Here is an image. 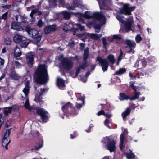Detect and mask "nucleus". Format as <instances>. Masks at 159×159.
I'll use <instances>...</instances> for the list:
<instances>
[{"label": "nucleus", "mask_w": 159, "mask_h": 159, "mask_svg": "<svg viewBox=\"0 0 159 159\" xmlns=\"http://www.w3.org/2000/svg\"><path fill=\"white\" fill-rule=\"evenodd\" d=\"M111 139L108 137H105L103 139V140L102 141V143L104 144H108V143L111 141Z\"/></svg>", "instance_id": "41"}, {"label": "nucleus", "mask_w": 159, "mask_h": 159, "mask_svg": "<svg viewBox=\"0 0 159 159\" xmlns=\"http://www.w3.org/2000/svg\"><path fill=\"white\" fill-rule=\"evenodd\" d=\"M22 55V53L19 48H15L14 51V55L16 57H19Z\"/></svg>", "instance_id": "25"}, {"label": "nucleus", "mask_w": 159, "mask_h": 159, "mask_svg": "<svg viewBox=\"0 0 159 159\" xmlns=\"http://www.w3.org/2000/svg\"><path fill=\"white\" fill-rule=\"evenodd\" d=\"M10 76L11 77L15 78V77H16V74L15 73V72H12L10 74Z\"/></svg>", "instance_id": "62"}, {"label": "nucleus", "mask_w": 159, "mask_h": 159, "mask_svg": "<svg viewBox=\"0 0 159 159\" xmlns=\"http://www.w3.org/2000/svg\"><path fill=\"white\" fill-rule=\"evenodd\" d=\"M89 37L94 40H98L99 39L100 37L98 34L94 33L89 34H88Z\"/></svg>", "instance_id": "27"}, {"label": "nucleus", "mask_w": 159, "mask_h": 159, "mask_svg": "<svg viewBox=\"0 0 159 159\" xmlns=\"http://www.w3.org/2000/svg\"><path fill=\"white\" fill-rule=\"evenodd\" d=\"M119 99L121 101L124 100H128V99L130 100V97L123 93H120Z\"/></svg>", "instance_id": "16"}, {"label": "nucleus", "mask_w": 159, "mask_h": 159, "mask_svg": "<svg viewBox=\"0 0 159 159\" xmlns=\"http://www.w3.org/2000/svg\"><path fill=\"white\" fill-rule=\"evenodd\" d=\"M30 34L31 35L34 40L37 43H39L40 41L41 36L39 35L38 31L36 30L32 29Z\"/></svg>", "instance_id": "7"}, {"label": "nucleus", "mask_w": 159, "mask_h": 159, "mask_svg": "<svg viewBox=\"0 0 159 159\" xmlns=\"http://www.w3.org/2000/svg\"><path fill=\"white\" fill-rule=\"evenodd\" d=\"M142 38L139 34L137 35L135 37V40L137 43H139L142 41Z\"/></svg>", "instance_id": "43"}, {"label": "nucleus", "mask_w": 159, "mask_h": 159, "mask_svg": "<svg viewBox=\"0 0 159 159\" xmlns=\"http://www.w3.org/2000/svg\"><path fill=\"white\" fill-rule=\"evenodd\" d=\"M31 11L32 13H33V14H35L39 12V9L37 8L35 9H33Z\"/></svg>", "instance_id": "63"}, {"label": "nucleus", "mask_w": 159, "mask_h": 159, "mask_svg": "<svg viewBox=\"0 0 159 159\" xmlns=\"http://www.w3.org/2000/svg\"><path fill=\"white\" fill-rule=\"evenodd\" d=\"M76 26L81 31L84 30L85 29V27L82 26L80 24H76Z\"/></svg>", "instance_id": "47"}, {"label": "nucleus", "mask_w": 159, "mask_h": 159, "mask_svg": "<svg viewBox=\"0 0 159 159\" xmlns=\"http://www.w3.org/2000/svg\"><path fill=\"white\" fill-rule=\"evenodd\" d=\"M66 7L69 10H74L75 9V7L73 4L71 5H70L69 3H67L66 4Z\"/></svg>", "instance_id": "35"}, {"label": "nucleus", "mask_w": 159, "mask_h": 159, "mask_svg": "<svg viewBox=\"0 0 159 159\" xmlns=\"http://www.w3.org/2000/svg\"><path fill=\"white\" fill-rule=\"evenodd\" d=\"M92 17L101 22L102 24H104L105 23L106 17L102 13L95 12L93 13Z\"/></svg>", "instance_id": "8"}, {"label": "nucleus", "mask_w": 159, "mask_h": 159, "mask_svg": "<svg viewBox=\"0 0 159 159\" xmlns=\"http://www.w3.org/2000/svg\"><path fill=\"white\" fill-rule=\"evenodd\" d=\"M88 66L86 65V64L84 62H82V65L80 66H77L76 68V71L75 72V77L78 76V74L80 72L81 69L85 70L86 67Z\"/></svg>", "instance_id": "13"}, {"label": "nucleus", "mask_w": 159, "mask_h": 159, "mask_svg": "<svg viewBox=\"0 0 159 159\" xmlns=\"http://www.w3.org/2000/svg\"><path fill=\"white\" fill-rule=\"evenodd\" d=\"M124 44H126L129 48H134L136 45L135 43L133 41L129 39H126L125 41Z\"/></svg>", "instance_id": "17"}, {"label": "nucleus", "mask_w": 159, "mask_h": 159, "mask_svg": "<svg viewBox=\"0 0 159 159\" xmlns=\"http://www.w3.org/2000/svg\"><path fill=\"white\" fill-rule=\"evenodd\" d=\"M11 6V4L9 5L7 4V5H4V6H2L1 7L2 8H6L7 9H9L10 8Z\"/></svg>", "instance_id": "58"}, {"label": "nucleus", "mask_w": 159, "mask_h": 159, "mask_svg": "<svg viewBox=\"0 0 159 159\" xmlns=\"http://www.w3.org/2000/svg\"><path fill=\"white\" fill-rule=\"evenodd\" d=\"M32 29H31L30 26L27 25L25 27V30L29 34H30V33Z\"/></svg>", "instance_id": "45"}, {"label": "nucleus", "mask_w": 159, "mask_h": 159, "mask_svg": "<svg viewBox=\"0 0 159 159\" xmlns=\"http://www.w3.org/2000/svg\"><path fill=\"white\" fill-rule=\"evenodd\" d=\"M25 87L30 88V82L29 81H26L25 83Z\"/></svg>", "instance_id": "61"}, {"label": "nucleus", "mask_w": 159, "mask_h": 159, "mask_svg": "<svg viewBox=\"0 0 159 159\" xmlns=\"http://www.w3.org/2000/svg\"><path fill=\"white\" fill-rule=\"evenodd\" d=\"M34 55L31 52L27 53L26 55V59L28 66L30 68L33 66Z\"/></svg>", "instance_id": "6"}, {"label": "nucleus", "mask_w": 159, "mask_h": 159, "mask_svg": "<svg viewBox=\"0 0 159 159\" xmlns=\"http://www.w3.org/2000/svg\"><path fill=\"white\" fill-rule=\"evenodd\" d=\"M102 42L103 44L104 48L106 49H107L106 45L107 44V43L105 38H103Z\"/></svg>", "instance_id": "59"}, {"label": "nucleus", "mask_w": 159, "mask_h": 159, "mask_svg": "<svg viewBox=\"0 0 159 159\" xmlns=\"http://www.w3.org/2000/svg\"><path fill=\"white\" fill-rule=\"evenodd\" d=\"M4 118L2 116V115L0 113V123H2V124L4 122Z\"/></svg>", "instance_id": "55"}, {"label": "nucleus", "mask_w": 159, "mask_h": 159, "mask_svg": "<svg viewBox=\"0 0 159 159\" xmlns=\"http://www.w3.org/2000/svg\"><path fill=\"white\" fill-rule=\"evenodd\" d=\"M14 106H11L8 107H5L3 108V112L5 116H7L8 114L11 112Z\"/></svg>", "instance_id": "20"}, {"label": "nucleus", "mask_w": 159, "mask_h": 159, "mask_svg": "<svg viewBox=\"0 0 159 159\" xmlns=\"http://www.w3.org/2000/svg\"><path fill=\"white\" fill-rule=\"evenodd\" d=\"M24 36L19 35L16 34L13 37V40L16 43L20 44Z\"/></svg>", "instance_id": "18"}, {"label": "nucleus", "mask_w": 159, "mask_h": 159, "mask_svg": "<svg viewBox=\"0 0 159 159\" xmlns=\"http://www.w3.org/2000/svg\"><path fill=\"white\" fill-rule=\"evenodd\" d=\"M82 106V104L81 103H76V107L77 108H80Z\"/></svg>", "instance_id": "64"}, {"label": "nucleus", "mask_w": 159, "mask_h": 159, "mask_svg": "<svg viewBox=\"0 0 159 159\" xmlns=\"http://www.w3.org/2000/svg\"><path fill=\"white\" fill-rule=\"evenodd\" d=\"M134 92V95L132 97H130L131 101L135 100L139 98V96L136 92Z\"/></svg>", "instance_id": "44"}, {"label": "nucleus", "mask_w": 159, "mask_h": 159, "mask_svg": "<svg viewBox=\"0 0 159 159\" xmlns=\"http://www.w3.org/2000/svg\"><path fill=\"white\" fill-rule=\"evenodd\" d=\"M116 17L117 20L121 23H123L125 22L124 20L123 19V18L124 17L123 16L121 17L120 15H117Z\"/></svg>", "instance_id": "42"}, {"label": "nucleus", "mask_w": 159, "mask_h": 159, "mask_svg": "<svg viewBox=\"0 0 159 159\" xmlns=\"http://www.w3.org/2000/svg\"><path fill=\"white\" fill-rule=\"evenodd\" d=\"M84 16L85 18L87 19H90L92 18V17L90 16L89 11H87L85 12V13L84 15Z\"/></svg>", "instance_id": "39"}, {"label": "nucleus", "mask_w": 159, "mask_h": 159, "mask_svg": "<svg viewBox=\"0 0 159 159\" xmlns=\"http://www.w3.org/2000/svg\"><path fill=\"white\" fill-rule=\"evenodd\" d=\"M34 81L41 85L46 84L49 80L48 70L44 64H39L33 75Z\"/></svg>", "instance_id": "1"}, {"label": "nucleus", "mask_w": 159, "mask_h": 159, "mask_svg": "<svg viewBox=\"0 0 159 159\" xmlns=\"http://www.w3.org/2000/svg\"><path fill=\"white\" fill-rule=\"evenodd\" d=\"M11 41L8 37H7L5 39V44L7 45H10L11 43Z\"/></svg>", "instance_id": "37"}, {"label": "nucleus", "mask_w": 159, "mask_h": 159, "mask_svg": "<svg viewBox=\"0 0 159 159\" xmlns=\"http://www.w3.org/2000/svg\"><path fill=\"white\" fill-rule=\"evenodd\" d=\"M42 144H41L40 143H36L33 146L34 148H31V149L32 151H33V150H38L42 147Z\"/></svg>", "instance_id": "26"}, {"label": "nucleus", "mask_w": 159, "mask_h": 159, "mask_svg": "<svg viewBox=\"0 0 159 159\" xmlns=\"http://www.w3.org/2000/svg\"><path fill=\"white\" fill-rule=\"evenodd\" d=\"M120 142H121V143H124L125 139L123 134H122L120 135Z\"/></svg>", "instance_id": "57"}, {"label": "nucleus", "mask_w": 159, "mask_h": 159, "mask_svg": "<svg viewBox=\"0 0 159 159\" xmlns=\"http://www.w3.org/2000/svg\"><path fill=\"white\" fill-rule=\"evenodd\" d=\"M126 71V69L125 68H120L119 69L116 71L113 74L114 75H120L125 73Z\"/></svg>", "instance_id": "22"}, {"label": "nucleus", "mask_w": 159, "mask_h": 159, "mask_svg": "<svg viewBox=\"0 0 159 159\" xmlns=\"http://www.w3.org/2000/svg\"><path fill=\"white\" fill-rule=\"evenodd\" d=\"M89 56V54L86 53H84L83 54V61L82 62H84L86 64V65L88 66V61L87 59H88Z\"/></svg>", "instance_id": "33"}, {"label": "nucleus", "mask_w": 159, "mask_h": 159, "mask_svg": "<svg viewBox=\"0 0 159 159\" xmlns=\"http://www.w3.org/2000/svg\"><path fill=\"white\" fill-rule=\"evenodd\" d=\"M56 30V25L53 24L46 27L44 29V32L45 34H48L51 32H54Z\"/></svg>", "instance_id": "12"}, {"label": "nucleus", "mask_w": 159, "mask_h": 159, "mask_svg": "<svg viewBox=\"0 0 159 159\" xmlns=\"http://www.w3.org/2000/svg\"><path fill=\"white\" fill-rule=\"evenodd\" d=\"M43 23L41 19H39L37 25L39 27H41L43 25Z\"/></svg>", "instance_id": "50"}, {"label": "nucleus", "mask_w": 159, "mask_h": 159, "mask_svg": "<svg viewBox=\"0 0 159 159\" xmlns=\"http://www.w3.org/2000/svg\"><path fill=\"white\" fill-rule=\"evenodd\" d=\"M119 13L120 14L129 15L128 11V4H124L122 7L120 8Z\"/></svg>", "instance_id": "11"}, {"label": "nucleus", "mask_w": 159, "mask_h": 159, "mask_svg": "<svg viewBox=\"0 0 159 159\" xmlns=\"http://www.w3.org/2000/svg\"><path fill=\"white\" fill-rule=\"evenodd\" d=\"M125 26V29L128 31L131 30L132 26L131 23L129 21H126L123 23Z\"/></svg>", "instance_id": "23"}, {"label": "nucleus", "mask_w": 159, "mask_h": 159, "mask_svg": "<svg viewBox=\"0 0 159 159\" xmlns=\"http://www.w3.org/2000/svg\"><path fill=\"white\" fill-rule=\"evenodd\" d=\"M126 156L128 159H132L135 157L134 154L132 153H129L127 154Z\"/></svg>", "instance_id": "34"}, {"label": "nucleus", "mask_w": 159, "mask_h": 159, "mask_svg": "<svg viewBox=\"0 0 159 159\" xmlns=\"http://www.w3.org/2000/svg\"><path fill=\"white\" fill-rule=\"evenodd\" d=\"M11 129V128L6 130L4 137L2 140V146L3 147L5 146V148L6 150H7L8 149V145L10 143L11 141L10 139H9L8 141V138L10 135Z\"/></svg>", "instance_id": "5"}, {"label": "nucleus", "mask_w": 159, "mask_h": 159, "mask_svg": "<svg viewBox=\"0 0 159 159\" xmlns=\"http://www.w3.org/2000/svg\"><path fill=\"white\" fill-rule=\"evenodd\" d=\"M85 46V43H80V49L83 50L84 49Z\"/></svg>", "instance_id": "56"}, {"label": "nucleus", "mask_w": 159, "mask_h": 159, "mask_svg": "<svg viewBox=\"0 0 159 159\" xmlns=\"http://www.w3.org/2000/svg\"><path fill=\"white\" fill-rule=\"evenodd\" d=\"M11 27L13 29H14L17 30H19L20 28H19V25L18 23L15 21H13L11 23Z\"/></svg>", "instance_id": "31"}, {"label": "nucleus", "mask_w": 159, "mask_h": 159, "mask_svg": "<svg viewBox=\"0 0 159 159\" xmlns=\"http://www.w3.org/2000/svg\"><path fill=\"white\" fill-rule=\"evenodd\" d=\"M5 60L0 57V68L2 67L4 65Z\"/></svg>", "instance_id": "53"}, {"label": "nucleus", "mask_w": 159, "mask_h": 159, "mask_svg": "<svg viewBox=\"0 0 159 159\" xmlns=\"http://www.w3.org/2000/svg\"><path fill=\"white\" fill-rule=\"evenodd\" d=\"M58 2L59 5L62 7H64L65 5V0H58Z\"/></svg>", "instance_id": "48"}, {"label": "nucleus", "mask_w": 159, "mask_h": 159, "mask_svg": "<svg viewBox=\"0 0 159 159\" xmlns=\"http://www.w3.org/2000/svg\"><path fill=\"white\" fill-rule=\"evenodd\" d=\"M130 108L129 107H127L126 108V110L122 112V116L124 120L126 118L127 116L130 114Z\"/></svg>", "instance_id": "21"}, {"label": "nucleus", "mask_w": 159, "mask_h": 159, "mask_svg": "<svg viewBox=\"0 0 159 159\" xmlns=\"http://www.w3.org/2000/svg\"><path fill=\"white\" fill-rule=\"evenodd\" d=\"M43 98L42 97L39 96L37 95V93L35 95V101L37 103H40L42 102H43L42 100Z\"/></svg>", "instance_id": "28"}, {"label": "nucleus", "mask_w": 159, "mask_h": 159, "mask_svg": "<svg viewBox=\"0 0 159 159\" xmlns=\"http://www.w3.org/2000/svg\"><path fill=\"white\" fill-rule=\"evenodd\" d=\"M116 142L113 139H111L107 145V148L111 152L115 151L116 149Z\"/></svg>", "instance_id": "10"}, {"label": "nucleus", "mask_w": 159, "mask_h": 159, "mask_svg": "<svg viewBox=\"0 0 159 159\" xmlns=\"http://www.w3.org/2000/svg\"><path fill=\"white\" fill-rule=\"evenodd\" d=\"M85 35V33L82 34H76L78 38H81Z\"/></svg>", "instance_id": "60"}, {"label": "nucleus", "mask_w": 159, "mask_h": 159, "mask_svg": "<svg viewBox=\"0 0 159 159\" xmlns=\"http://www.w3.org/2000/svg\"><path fill=\"white\" fill-rule=\"evenodd\" d=\"M96 60L98 61L99 65L101 66L103 71L104 72L106 71L108 67V62L106 58L103 59L98 56Z\"/></svg>", "instance_id": "4"}, {"label": "nucleus", "mask_w": 159, "mask_h": 159, "mask_svg": "<svg viewBox=\"0 0 159 159\" xmlns=\"http://www.w3.org/2000/svg\"><path fill=\"white\" fill-rule=\"evenodd\" d=\"M128 4V11L129 12V15L131 14V12L133 11L135 8V7H129Z\"/></svg>", "instance_id": "51"}, {"label": "nucleus", "mask_w": 159, "mask_h": 159, "mask_svg": "<svg viewBox=\"0 0 159 159\" xmlns=\"http://www.w3.org/2000/svg\"><path fill=\"white\" fill-rule=\"evenodd\" d=\"M24 107L26 109H28L30 111L31 110L32 107H30L28 99L27 100L25 101L24 104Z\"/></svg>", "instance_id": "32"}, {"label": "nucleus", "mask_w": 159, "mask_h": 159, "mask_svg": "<svg viewBox=\"0 0 159 159\" xmlns=\"http://www.w3.org/2000/svg\"><path fill=\"white\" fill-rule=\"evenodd\" d=\"M121 39L122 38L119 35H113L112 39V41H113L114 40H116V43H118Z\"/></svg>", "instance_id": "24"}, {"label": "nucleus", "mask_w": 159, "mask_h": 159, "mask_svg": "<svg viewBox=\"0 0 159 159\" xmlns=\"http://www.w3.org/2000/svg\"><path fill=\"white\" fill-rule=\"evenodd\" d=\"M73 107L72 104L70 102L67 103L65 105L62 107V110L64 113V114H68L71 111V110Z\"/></svg>", "instance_id": "9"}, {"label": "nucleus", "mask_w": 159, "mask_h": 159, "mask_svg": "<svg viewBox=\"0 0 159 159\" xmlns=\"http://www.w3.org/2000/svg\"><path fill=\"white\" fill-rule=\"evenodd\" d=\"M73 4L76 7H79L81 6V5L78 2V0H74L73 2Z\"/></svg>", "instance_id": "46"}, {"label": "nucleus", "mask_w": 159, "mask_h": 159, "mask_svg": "<svg viewBox=\"0 0 159 159\" xmlns=\"http://www.w3.org/2000/svg\"><path fill=\"white\" fill-rule=\"evenodd\" d=\"M36 113L40 116L43 122L46 123L48 121V113L44 109L42 108L36 109Z\"/></svg>", "instance_id": "2"}, {"label": "nucleus", "mask_w": 159, "mask_h": 159, "mask_svg": "<svg viewBox=\"0 0 159 159\" xmlns=\"http://www.w3.org/2000/svg\"><path fill=\"white\" fill-rule=\"evenodd\" d=\"M56 84L57 86L59 88H63L65 86L64 80L60 78H58L57 79Z\"/></svg>", "instance_id": "19"}, {"label": "nucleus", "mask_w": 159, "mask_h": 159, "mask_svg": "<svg viewBox=\"0 0 159 159\" xmlns=\"http://www.w3.org/2000/svg\"><path fill=\"white\" fill-rule=\"evenodd\" d=\"M129 83L130 84V87L134 90V92H136L137 93L139 96L140 95L141 93L140 92H137V90H140V87L139 86H134V82L131 81Z\"/></svg>", "instance_id": "15"}, {"label": "nucleus", "mask_w": 159, "mask_h": 159, "mask_svg": "<svg viewBox=\"0 0 159 159\" xmlns=\"http://www.w3.org/2000/svg\"><path fill=\"white\" fill-rule=\"evenodd\" d=\"M78 112L79 111L75 108L73 107L71 111L68 114L74 116L77 115L78 114Z\"/></svg>", "instance_id": "30"}, {"label": "nucleus", "mask_w": 159, "mask_h": 159, "mask_svg": "<svg viewBox=\"0 0 159 159\" xmlns=\"http://www.w3.org/2000/svg\"><path fill=\"white\" fill-rule=\"evenodd\" d=\"M30 90V88L25 87L23 90L22 91L24 93L26 96H27L28 95Z\"/></svg>", "instance_id": "38"}, {"label": "nucleus", "mask_w": 159, "mask_h": 159, "mask_svg": "<svg viewBox=\"0 0 159 159\" xmlns=\"http://www.w3.org/2000/svg\"><path fill=\"white\" fill-rule=\"evenodd\" d=\"M107 59L111 63L113 64L115 62L114 55L112 54H110L107 57Z\"/></svg>", "instance_id": "29"}, {"label": "nucleus", "mask_w": 159, "mask_h": 159, "mask_svg": "<svg viewBox=\"0 0 159 159\" xmlns=\"http://www.w3.org/2000/svg\"><path fill=\"white\" fill-rule=\"evenodd\" d=\"M64 18L67 20H68L70 17V14L67 11H65L63 13Z\"/></svg>", "instance_id": "36"}, {"label": "nucleus", "mask_w": 159, "mask_h": 159, "mask_svg": "<svg viewBox=\"0 0 159 159\" xmlns=\"http://www.w3.org/2000/svg\"><path fill=\"white\" fill-rule=\"evenodd\" d=\"M123 55V52L122 51V50L121 49L120 54L118 56V61H120L121 60V59H122L121 57Z\"/></svg>", "instance_id": "54"}, {"label": "nucleus", "mask_w": 159, "mask_h": 159, "mask_svg": "<svg viewBox=\"0 0 159 159\" xmlns=\"http://www.w3.org/2000/svg\"><path fill=\"white\" fill-rule=\"evenodd\" d=\"M61 63L63 68L66 70H69L73 67V63L72 61L67 57L63 58Z\"/></svg>", "instance_id": "3"}, {"label": "nucleus", "mask_w": 159, "mask_h": 159, "mask_svg": "<svg viewBox=\"0 0 159 159\" xmlns=\"http://www.w3.org/2000/svg\"><path fill=\"white\" fill-rule=\"evenodd\" d=\"M30 42V41L29 39H27L25 37H23V38L20 42V46L22 48H26L27 47L28 44Z\"/></svg>", "instance_id": "14"}, {"label": "nucleus", "mask_w": 159, "mask_h": 159, "mask_svg": "<svg viewBox=\"0 0 159 159\" xmlns=\"http://www.w3.org/2000/svg\"><path fill=\"white\" fill-rule=\"evenodd\" d=\"M8 11H7L4 13L2 14L1 16H0V19H2L4 20L7 19L8 17Z\"/></svg>", "instance_id": "40"}, {"label": "nucleus", "mask_w": 159, "mask_h": 159, "mask_svg": "<svg viewBox=\"0 0 159 159\" xmlns=\"http://www.w3.org/2000/svg\"><path fill=\"white\" fill-rule=\"evenodd\" d=\"M97 115L98 116H100L101 115H105V113L104 112V111L102 110H101L99 111L97 113Z\"/></svg>", "instance_id": "52"}, {"label": "nucleus", "mask_w": 159, "mask_h": 159, "mask_svg": "<svg viewBox=\"0 0 159 159\" xmlns=\"http://www.w3.org/2000/svg\"><path fill=\"white\" fill-rule=\"evenodd\" d=\"M102 26V25H101L100 24H97L94 25V27L96 29L100 30Z\"/></svg>", "instance_id": "49"}]
</instances>
